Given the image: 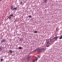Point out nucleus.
<instances>
[{
  "instance_id": "obj_6",
  "label": "nucleus",
  "mask_w": 62,
  "mask_h": 62,
  "mask_svg": "<svg viewBox=\"0 0 62 62\" xmlns=\"http://www.w3.org/2000/svg\"><path fill=\"white\" fill-rule=\"evenodd\" d=\"M1 50H2V48L0 47V51H1Z\"/></svg>"
},
{
  "instance_id": "obj_1",
  "label": "nucleus",
  "mask_w": 62,
  "mask_h": 62,
  "mask_svg": "<svg viewBox=\"0 0 62 62\" xmlns=\"http://www.w3.org/2000/svg\"><path fill=\"white\" fill-rule=\"evenodd\" d=\"M17 8H14L13 9V10H17Z\"/></svg>"
},
{
  "instance_id": "obj_21",
  "label": "nucleus",
  "mask_w": 62,
  "mask_h": 62,
  "mask_svg": "<svg viewBox=\"0 0 62 62\" xmlns=\"http://www.w3.org/2000/svg\"><path fill=\"white\" fill-rule=\"evenodd\" d=\"M36 60L37 61L38 60V59H36Z\"/></svg>"
},
{
  "instance_id": "obj_13",
  "label": "nucleus",
  "mask_w": 62,
  "mask_h": 62,
  "mask_svg": "<svg viewBox=\"0 0 62 62\" xmlns=\"http://www.w3.org/2000/svg\"><path fill=\"white\" fill-rule=\"evenodd\" d=\"M23 40V39H21L20 40V41H21V40Z\"/></svg>"
},
{
  "instance_id": "obj_14",
  "label": "nucleus",
  "mask_w": 62,
  "mask_h": 62,
  "mask_svg": "<svg viewBox=\"0 0 62 62\" xmlns=\"http://www.w3.org/2000/svg\"><path fill=\"white\" fill-rule=\"evenodd\" d=\"M11 16H10L9 17V19H11Z\"/></svg>"
},
{
  "instance_id": "obj_5",
  "label": "nucleus",
  "mask_w": 62,
  "mask_h": 62,
  "mask_svg": "<svg viewBox=\"0 0 62 62\" xmlns=\"http://www.w3.org/2000/svg\"><path fill=\"white\" fill-rule=\"evenodd\" d=\"M49 43V41H48L47 42H46V43H47V44H48Z\"/></svg>"
},
{
  "instance_id": "obj_15",
  "label": "nucleus",
  "mask_w": 62,
  "mask_h": 62,
  "mask_svg": "<svg viewBox=\"0 0 62 62\" xmlns=\"http://www.w3.org/2000/svg\"><path fill=\"white\" fill-rule=\"evenodd\" d=\"M35 33H37V31H35L34 32Z\"/></svg>"
},
{
  "instance_id": "obj_8",
  "label": "nucleus",
  "mask_w": 62,
  "mask_h": 62,
  "mask_svg": "<svg viewBox=\"0 0 62 62\" xmlns=\"http://www.w3.org/2000/svg\"><path fill=\"white\" fill-rule=\"evenodd\" d=\"M10 16H11L12 17V16H13V15L12 14L11 15H10Z\"/></svg>"
},
{
  "instance_id": "obj_22",
  "label": "nucleus",
  "mask_w": 62,
  "mask_h": 62,
  "mask_svg": "<svg viewBox=\"0 0 62 62\" xmlns=\"http://www.w3.org/2000/svg\"><path fill=\"white\" fill-rule=\"evenodd\" d=\"M20 4H22V2H21L20 3Z\"/></svg>"
},
{
  "instance_id": "obj_17",
  "label": "nucleus",
  "mask_w": 62,
  "mask_h": 62,
  "mask_svg": "<svg viewBox=\"0 0 62 62\" xmlns=\"http://www.w3.org/2000/svg\"><path fill=\"white\" fill-rule=\"evenodd\" d=\"M29 17L30 18H31V16H29Z\"/></svg>"
},
{
  "instance_id": "obj_23",
  "label": "nucleus",
  "mask_w": 62,
  "mask_h": 62,
  "mask_svg": "<svg viewBox=\"0 0 62 62\" xmlns=\"http://www.w3.org/2000/svg\"><path fill=\"white\" fill-rule=\"evenodd\" d=\"M47 47H48V46H48V45H47Z\"/></svg>"
},
{
  "instance_id": "obj_18",
  "label": "nucleus",
  "mask_w": 62,
  "mask_h": 62,
  "mask_svg": "<svg viewBox=\"0 0 62 62\" xmlns=\"http://www.w3.org/2000/svg\"><path fill=\"white\" fill-rule=\"evenodd\" d=\"M38 56L39 57V58H40V56L39 55Z\"/></svg>"
},
{
  "instance_id": "obj_9",
  "label": "nucleus",
  "mask_w": 62,
  "mask_h": 62,
  "mask_svg": "<svg viewBox=\"0 0 62 62\" xmlns=\"http://www.w3.org/2000/svg\"><path fill=\"white\" fill-rule=\"evenodd\" d=\"M30 56L29 57H28V59H29V58H30Z\"/></svg>"
},
{
  "instance_id": "obj_20",
  "label": "nucleus",
  "mask_w": 62,
  "mask_h": 62,
  "mask_svg": "<svg viewBox=\"0 0 62 62\" xmlns=\"http://www.w3.org/2000/svg\"><path fill=\"white\" fill-rule=\"evenodd\" d=\"M3 60L2 59H1V61H3Z\"/></svg>"
},
{
  "instance_id": "obj_16",
  "label": "nucleus",
  "mask_w": 62,
  "mask_h": 62,
  "mask_svg": "<svg viewBox=\"0 0 62 62\" xmlns=\"http://www.w3.org/2000/svg\"><path fill=\"white\" fill-rule=\"evenodd\" d=\"M4 41H5V40H3L1 42H4Z\"/></svg>"
},
{
  "instance_id": "obj_12",
  "label": "nucleus",
  "mask_w": 62,
  "mask_h": 62,
  "mask_svg": "<svg viewBox=\"0 0 62 62\" xmlns=\"http://www.w3.org/2000/svg\"><path fill=\"white\" fill-rule=\"evenodd\" d=\"M10 51L11 53H12V51L10 50Z\"/></svg>"
},
{
  "instance_id": "obj_11",
  "label": "nucleus",
  "mask_w": 62,
  "mask_h": 62,
  "mask_svg": "<svg viewBox=\"0 0 62 62\" xmlns=\"http://www.w3.org/2000/svg\"><path fill=\"white\" fill-rule=\"evenodd\" d=\"M35 61V60H33V62H34Z\"/></svg>"
},
{
  "instance_id": "obj_10",
  "label": "nucleus",
  "mask_w": 62,
  "mask_h": 62,
  "mask_svg": "<svg viewBox=\"0 0 62 62\" xmlns=\"http://www.w3.org/2000/svg\"><path fill=\"white\" fill-rule=\"evenodd\" d=\"M19 49H22V47H20L19 48Z\"/></svg>"
},
{
  "instance_id": "obj_2",
  "label": "nucleus",
  "mask_w": 62,
  "mask_h": 62,
  "mask_svg": "<svg viewBox=\"0 0 62 62\" xmlns=\"http://www.w3.org/2000/svg\"><path fill=\"white\" fill-rule=\"evenodd\" d=\"M47 2V0H45L44 1V2L45 3H46Z\"/></svg>"
},
{
  "instance_id": "obj_3",
  "label": "nucleus",
  "mask_w": 62,
  "mask_h": 62,
  "mask_svg": "<svg viewBox=\"0 0 62 62\" xmlns=\"http://www.w3.org/2000/svg\"><path fill=\"white\" fill-rule=\"evenodd\" d=\"M62 39V35L60 38V39Z\"/></svg>"
},
{
  "instance_id": "obj_4",
  "label": "nucleus",
  "mask_w": 62,
  "mask_h": 62,
  "mask_svg": "<svg viewBox=\"0 0 62 62\" xmlns=\"http://www.w3.org/2000/svg\"><path fill=\"white\" fill-rule=\"evenodd\" d=\"M57 38H58V37H56L54 38V39H57Z\"/></svg>"
},
{
  "instance_id": "obj_19",
  "label": "nucleus",
  "mask_w": 62,
  "mask_h": 62,
  "mask_svg": "<svg viewBox=\"0 0 62 62\" xmlns=\"http://www.w3.org/2000/svg\"><path fill=\"white\" fill-rule=\"evenodd\" d=\"M37 50H39V48L38 49H37Z\"/></svg>"
},
{
  "instance_id": "obj_7",
  "label": "nucleus",
  "mask_w": 62,
  "mask_h": 62,
  "mask_svg": "<svg viewBox=\"0 0 62 62\" xmlns=\"http://www.w3.org/2000/svg\"><path fill=\"white\" fill-rule=\"evenodd\" d=\"M11 9H13V7H12V6L11 7Z\"/></svg>"
}]
</instances>
